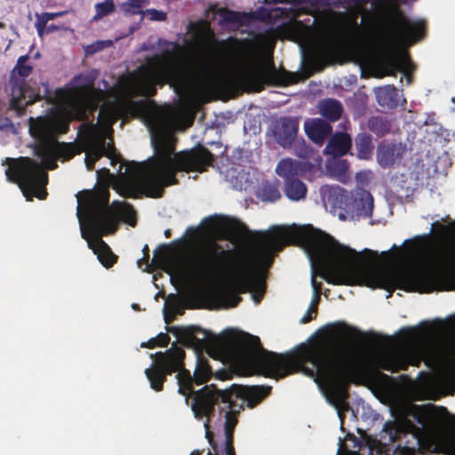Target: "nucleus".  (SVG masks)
<instances>
[{
	"label": "nucleus",
	"mask_w": 455,
	"mask_h": 455,
	"mask_svg": "<svg viewBox=\"0 0 455 455\" xmlns=\"http://www.w3.org/2000/svg\"><path fill=\"white\" fill-rule=\"evenodd\" d=\"M188 47L198 53L187 59V49L169 43L164 52L148 59L132 72L120 76L107 92L95 89L94 76L80 75L67 88L50 96L52 106L45 116L29 119V133L35 139V154L41 163L28 157L6 158L5 175L19 185L28 201L44 199L47 173L58 157L69 159L76 152L59 143L57 133L67 132L72 119H85L100 108L96 124L84 122L79 127L80 151L85 153L88 170L102 156L111 164L119 162L112 144V124L118 118L138 116L147 126L155 156L144 164L119 165V176L106 168L97 171L98 187L76 195L82 237L98 258H116L102 235L114 233L119 220L135 224V212L117 201L108 206V188L122 196L159 197L164 187L176 184L178 172H203L213 157L204 148L174 152L175 131L190 126V112L219 90L234 86L258 92L264 81L266 35L253 41L233 37L217 41L209 22L189 25Z\"/></svg>",
	"instance_id": "nucleus-1"
},
{
	"label": "nucleus",
	"mask_w": 455,
	"mask_h": 455,
	"mask_svg": "<svg viewBox=\"0 0 455 455\" xmlns=\"http://www.w3.org/2000/svg\"><path fill=\"white\" fill-rule=\"evenodd\" d=\"M288 243L303 247L311 265L313 298L302 323L316 315L321 283L363 284L372 288H395L419 292L455 289V220L435 222L429 233L405 241L407 246L393 255L365 249L361 252L337 242L311 225L278 227L274 233L259 234L231 256L210 243L191 258L176 251L163 253V270L171 282H188L209 293L228 299V307L249 291L255 304L265 292L266 273L274 252Z\"/></svg>",
	"instance_id": "nucleus-2"
},
{
	"label": "nucleus",
	"mask_w": 455,
	"mask_h": 455,
	"mask_svg": "<svg viewBox=\"0 0 455 455\" xmlns=\"http://www.w3.org/2000/svg\"><path fill=\"white\" fill-rule=\"evenodd\" d=\"M181 342L194 349L196 364L192 377L184 369V351L172 347L155 355L152 365L145 374L153 389L160 391L165 376L177 372L179 392L186 397L191 395V409L195 418L204 420L205 437L212 446L208 455H235L232 446L236 414L244 404L252 408L270 392L269 387L233 385L230 389L220 390L205 386L199 391L195 386L205 383L212 376V369L204 356L230 365L243 375L262 373L284 377L293 371H302L314 379L326 401L334 406V349L321 345L305 346L293 355H283L265 351L258 337L243 333L238 340L224 339L205 331L185 330L180 337ZM154 358V355H150Z\"/></svg>",
	"instance_id": "nucleus-3"
},
{
	"label": "nucleus",
	"mask_w": 455,
	"mask_h": 455,
	"mask_svg": "<svg viewBox=\"0 0 455 455\" xmlns=\"http://www.w3.org/2000/svg\"><path fill=\"white\" fill-rule=\"evenodd\" d=\"M28 55L20 56L11 75L10 106L18 115H22L26 106L33 103L39 97L38 94L30 92L25 84V78L33 69V67L28 63Z\"/></svg>",
	"instance_id": "nucleus-4"
},
{
	"label": "nucleus",
	"mask_w": 455,
	"mask_h": 455,
	"mask_svg": "<svg viewBox=\"0 0 455 455\" xmlns=\"http://www.w3.org/2000/svg\"><path fill=\"white\" fill-rule=\"evenodd\" d=\"M231 231L249 235L250 231L241 222L221 216H211L203 220L199 227L200 235L207 240L225 237Z\"/></svg>",
	"instance_id": "nucleus-5"
},
{
	"label": "nucleus",
	"mask_w": 455,
	"mask_h": 455,
	"mask_svg": "<svg viewBox=\"0 0 455 455\" xmlns=\"http://www.w3.org/2000/svg\"><path fill=\"white\" fill-rule=\"evenodd\" d=\"M373 210V197L370 192L358 189L352 200L349 198L347 213L354 218L369 217Z\"/></svg>",
	"instance_id": "nucleus-6"
},
{
	"label": "nucleus",
	"mask_w": 455,
	"mask_h": 455,
	"mask_svg": "<svg viewBox=\"0 0 455 455\" xmlns=\"http://www.w3.org/2000/svg\"><path fill=\"white\" fill-rule=\"evenodd\" d=\"M272 132L276 142L286 148L291 145L297 135L298 123L291 118H279L273 124Z\"/></svg>",
	"instance_id": "nucleus-7"
},
{
	"label": "nucleus",
	"mask_w": 455,
	"mask_h": 455,
	"mask_svg": "<svg viewBox=\"0 0 455 455\" xmlns=\"http://www.w3.org/2000/svg\"><path fill=\"white\" fill-rule=\"evenodd\" d=\"M206 18L217 20L222 27H236L244 22L246 15L212 4L206 11Z\"/></svg>",
	"instance_id": "nucleus-8"
},
{
	"label": "nucleus",
	"mask_w": 455,
	"mask_h": 455,
	"mask_svg": "<svg viewBox=\"0 0 455 455\" xmlns=\"http://www.w3.org/2000/svg\"><path fill=\"white\" fill-rule=\"evenodd\" d=\"M304 130L307 137L318 145H322L331 132V126L321 118L307 119L304 123Z\"/></svg>",
	"instance_id": "nucleus-9"
},
{
	"label": "nucleus",
	"mask_w": 455,
	"mask_h": 455,
	"mask_svg": "<svg viewBox=\"0 0 455 455\" xmlns=\"http://www.w3.org/2000/svg\"><path fill=\"white\" fill-rule=\"evenodd\" d=\"M314 168V164L308 163H297L292 159H283L275 168V172L285 179L286 181L293 180V177L305 175L306 172Z\"/></svg>",
	"instance_id": "nucleus-10"
},
{
	"label": "nucleus",
	"mask_w": 455,
	"mask_h": 455,
	"mask_svg": "<svg viewBox=\"0 0 455 455\" xmlns=\"http://www.w3.org/2000/svg\"><path fill=\"white\" fill-rule=\"evenodd\" d=\"M321 195L325 204H329L333 209H344L347 211L349 196L343 188L324 186L321 188Z\"/></svg>",
	"instance_id": "nucleus-11"
},
{
	"label": "nucleus",
	"mask_w": 455,
	"mask_h": 455,
	"mask_svg": "<svg viewBox=\"0 0 455 455\" xmlns=\"http://www.w3.org/2000/svg\"><path fill=\"white\" fill-rule=\"evenodd\" d=\"M403 149L401 146L381 144L377 150V162L382 168H389L400 161Z\"/></svg>",
	"instance_id": "nucleus-12"
},
{
	"label": "nucleus",
	"mask_w": 455,
	"mask_h": 455,
	"mask_svg": "<svg viewBox=\"0 0 455 455\" xmlns=\"http://www.w3.org/2000/svg\"><path fill=\"white\" fill-rule=\"evenodd\" d=\"M374 92L378 103L387 108H393L405 101L400 92L392 85L375 88Z\"/></svg>",
	"instance_id": "nucleus-13"
},
{
	"label": "nucleus",
	"mask_w": 455,
	"mask_h": 455,
	"mask_svg": "<svg viewBox=\"0 0 455 455\" xmlns=\"http://www.w3.org/2000/svg\"><path fill=\"white\" fill-rule=\"evenodd\" d=\"M351 142V138L347 133H336L327 144L324 153L333 156H343L350 149Z\"/></svg>",
	"instance_id": "nucleus-14"
},
{
	"label": "nucleus",
	"mask_w": 455,
	"mask_h": 455,
	"mask_svg": "<svg viewBox=\"0 0 455 455\" xmlns=\"http://www.w3.org/2000/svg\"><path fill=\"white\" fill-rule=\"evenodd\" d=\"M431 438L435 442V451H443L448 455H455V433H435Z\"/></svg>",
	"instance_id": "nucleus-15"
},
{
	"label": "nucleus",
	"mask_w": 455,
	"mask_h": 455,
	"mask_svg": "<svg viewBox=\"0 0 455 455\" xmlns=\"http://www.w3.org/2000/svg\"><path fill=\"white\" fill-rule=\"evenodd\" d=\"M318 111L321 116L329 121L335 122L341 116L343 108L339 101L326 99L318 103Z\"/></svg>",
	"instance_id": "nucleus-16"
},
{
	"label": "nucleus",
	"mask_w": 455,
	"mask_h": 455,
	"mask_svg": "<svg viewBox=\"0 0 455 455\" xmlns=\"http://www.w3.org/2000/svg\"><path fill=\"white\" fill-rule=\"evenodd\" d=\"M184 311L182 300L175 294H170L165 299L164 315L166 323L171 322L176 315Z\"/></svg>",
	"instance_id": "nucleus-17"
},
{
	"label": "nucleus",
	"mask_w": 455,
	"mask_h": 455,
	"mask_svg": "<svg viewBox=\"0 0 455 455\" xmlns=\"http://www.w3.org/2000/svg\"><path fill=\"white\" fill-rule=\"evenodd\" d=\"M285 195L290 200L299 201L305 198L307 188L302 181L293 179L285 182Z\"/></svg>",
	"instance_id": "nucleus-18"
},
{
	"label": "nucleus",
	"mask_w": 455,
	"mask_h": 455,
	"mask_svg": "<svg viewBox=\"0 0 455 455\" xmlns=\"http://www.w3.org/2000/svg\"><path fill=\"white\" fill-rule=\"evenodd\" d=\"M258 197L263 202L273 203L280 199L281 193L278 188V182L265 183L258 191Z\"/></svg>",
	"instance_id": "nucleus-19"
},
{
	"label": "nucleus",
	"mask_w": 455,
	"mask_h": 455,
	"mask_svg": "<svg viewBox=\"0 0 455 455\" xmlns=\"http://www.w3.org/2000/svg\"><path fill=\"white\" fill-rule=\"evenodd\" d=\"M356 156L362 160L371 158L372 152L371 139L369 135H359L355 140Z\"/></svg>",
	"instance_id": "nucleus-20"
},
{
	"label": "nucleus",
	"mask_w": 455,
	"mask_h": 455,
	"mask_svg": "<svg viewBox=\"0 0 455 455\" xmlns=\"http://www.w3.org/2000/svg\"><path fill=\"white\" fill-rule=\"evenodd\" d=\"M347 170V163L344 160H334L328 164V171L331 175L342 182H345L348 178Z\"/></svg>",
	"instance_id": "nucleus-21"
},
{
	"label": "nucleus",
	"mask_w": 455,
	"mask_h": 455,
	"mask_svg": "<svg viewBox=\"0 0 455 455\" xmlns=\"http://www.w3.org/2000/svg\"><path fill=\"white\" fill-rule=\"evenodd\" d=\"M95 14L92 17V20L98 21L102 18L110 15L115 11L114 0H104L101 3H97L94 6Z\"/></svg>",
	"instance_id": "nucleus-22"
},
{
	"label": "nucleus",
	"mask_w": 455,
	"mask_h": 455,
	"mask_svg": "<svg viewBox=\"0 0 455 455\" xmlns=\"http://www.w3.org/2000/svg\"><path fill=\"white\" fill-rule=\"evenodd\" d=\"M63 15V12H43L36 14V28L40 36H43L45 26L48 21L54 20L57 17Z\"/></svg>",
	"instance_id": "nucleus-23"
},
{
	"label": "nucleus",
	"mask_w": 455,
	"mask_h": 455,
	"mask_svg": "<svg viewBox=\"0 0 455 455\" xmlns=\"http://www.w3.org/2000/svg\"><path fill=\"white\" fill-rule=\"evenodd\" d=\"M403 431V426L396 421H387L383 427V433L387 435L390 442L396 440Z\"/></svg>",
	"instance_id": "nucleus-24"
},
{
	"label": "nucleus",
	"mask_w": 455,
	"mask_h": 455,
	"mask_svg": "<svg viewBox=\"0 0 455 455\" xmlns=\"http://www.w3.org/2000/svg\"><path fill=\"white\" fill-rule=\"evenodd\" d=\"M146 2V0H128L122 4L121 8L126 14H135L140 12Z\"/></svg>",
	"instance_id": "nucleus-25"
},
{
	"label": "nucleus",
	"mask_w": 455,
	"mask_h": 455,
	"mask_svg": "<svg viewBox=\"0 0 455 455\" xmlns=\"http://www.w3.org/2000/svg\"><path fill=\"white\" fill-rule=\"evenodd\" d=\"M369 129L378 135L384 134L388 131L386 122L381 117H372L368 123Z\"/></svg>",
	"instance_id": "nucleus-26"
},
{
	"label": "nucleus",
	"mask_w": 455,
	"mask_h": 455,
	"mask_svg": "<svg viewBox=\"0 0 455 455\" xmlns=\"http://www.w3.org/2000/svg\"><path fill=\"white\" fill-rule=\"evenodd\" d=\"M169 341H170V338L168 337L167 334L160 333L158 336L149 339L148 342H143L141 344V347H148V348H153L156 346L165 347V346H167Z\"/></svg>",
	"instance_id": "nucleus-27"
},
{
	"label": "nucleus",
	"mask_w": 455,
	"mask_h": 455,
	"mask_svg": "<svg viewBox=\"0 0 455 455\" xmlns=\"http://www.w3.org/2000/svg\"><path fill=\"white\" fill-rule=\"evenodd\" d=\"M112 44V42L108 41H97L94 44H92L90 45H87L85 48V52L87 54H93L99 51H101L102 49L108 47Z\"/></svg>",
	"instance_id": "nucleus-28"
},
{
	"label": "nucleus",
	"mask_w": 455,
	"mask_h": 455,
	"mask_svg": "<svg viewBox=\"0 0 455 455\" xmlns=\"http://www.w3.org/2000/svg\"><path fill=\"white\" fill-rule=\"evenodd\" d=\"M144 16L147 17L150 20H157L162 21L166 19V13L162 11H157L155 9L147 10L144 13Z\"/></svg>",
	"instance_id": "nucleus-29"
},
{
	"label": "nucleus",
	"mask_w": 455,
	"mask_h": 455,
	"mask_svg": "<svg viewBox=\"0 0 455 455\" xmlns=\"http://www.w3.org/2000/svg\"><path fill=\"white\" fill-rule=\"evenodd\" d=\"M372 178V172L371 171H361L356 173L355 179L358 183L361 184H367Z\"/></svg>",
	"instance_id": "nucleus-30"
},
{
	"label": "nucleus",
	"mask_w": 455,
	"mask_h": 455,
	"mask_svg": "<svg viewBox=\"0 0 455 455\" xmlns=\"http://www.w3.org/2000/svg\"><path fill=\"white\" fill-rule=\"evenodd\" d=\"M12 125L9 119L7 118H0V130H8L12 129Z\"/></svg>",
	"instance_id": "nucleus-31"
},
{
	"label": "nucleus",
	"mask_w": 455,
	"mask_h": 455,
	"mask_svg": "<svg viewBox=\"0 0 455 455\" xmlns=\"http://www.w3.org/2000/svg\"><path fill=\"white\" fill-rule=\"evenodd\" d=\"M137 264H138V267L140 268H141L143 271H148V272L151 271V269H150L151 266L148 262H146L144 259H139Z\"/></svg>",
	"instance_id": "nucleus-32"
},
{
	"label": "nucleus",
	"mask_w": 455,
	"mask_h": 455,
	"mask_svg": "<svg viewBox=\"0 0 455 455\" xmlns=\"http://www.w3.org/2000/svg\"><path fill=\"white\" fill-rule=\"evenodd\" d=\"M58 29V27L57 26H49V27H46L45 26V28H44V33H50V32H52L54 30Z\"/></svg>",
	"instance_id": "nucleus-33"
},
{
	"label": "nucleus",
	"mask_w": 455,
	"mask_h": 455,
	"mask_svg": "<svg viewBox=\"0 0 455 455\" xmlns=\"http://www.w3.org/2000/svg\"><path fill=\"white\" fill-rule=\"evenodd\" d=\"M315 164L317 167H320L321 164H322V159L320 156H316L315 159Z\"/></svg>",
	"instance_id": "nucleus-34"
},
{
	"label": "nucleus",
	"mask_w": 455,
	"mask_h": 455,
	"mask_svg": "<svg viewBox=\"0 0 455 455\" xmlns=\"http://www.w3.org/2000/svg\"><path fill=\"white\" fill-rule=\"evenodd\" d=\"M339 218L340 220H346L345 214H344V213H342V212H339Z\"/></svg>",
	"instance_id": "nucleus-35"
},
{
	"label": "nucleus",
	"mask_w": 455,
	"mask_h": 455,
	"mask_svg": "<svg viewBox=\"0 0 455 455\" xmlns=\"http://www.w3.org/2000/svg\"><path fill=\"white\" fill-rule=\"evenodd\" d=\"M341 451H342V443H340V447L337 452V455H341Z\"/></svg>",
	"instance_id": "nucleus-36"
},
{
	"label": "nucleus",
	"mask_w": 455,
	"mask_h": 455,
	"mask_svg": "<svg viewBox=\"0 0 455 455\" xmlns=\"http://www.w3.org/2000/svg\"><path fill=\"white\" fill-rule=\"evenodd\" d=\"M162 295H163V292H162V291L157 292V294H156V297H155V298H156V299H158V297H159V296H162Z\"/></svg>",
	"instance_id": "nucleus-37"
},
{
	"label": "nucleus",
	"mask_w": 455,
	"mask_h": 455,
	"mask_svg": "<svg viewBox=\"0 0 455 455\" xmlns=\"http://www.w3.org/2000/svg\"><path fill=\"white\" fill-rule=\"evenodd\" d=\"M199 453H200V452H199L198 451H193V452L191 453V455H199Z\"/></svg>",
	"instance_id": "nucleus-38"
},
{
	"label": "nucleus",
	"mask_w": 455,
	"mask_h": 455,
	"mask_svg": "<svg viewBox=\"0 0 455 455\" xmlns=\"http://www.w3.org/2000/svg\"><path fill=\"white\" fill-rule=\"evenodd\" d=\"M154 282H156V275H154ZM155 285L157 287V283H155Z\"/></svg>",
	"instance_id": "nucleus-39"
},
{
	"label": "nucleus",
	"mask_w": 455,
	"mask_h": 455,
	"mask_svg": "<svg viewBox=\"0 0 455 455\" xmlns=\"http://www.w3.org/2000/svg\"><path fill=\"white\" fill-rule=\"evenodd\" d=\"M0 28H4V24L3 22H0Z\"/></svg>",
	"instance_id": "nucleus-40"
}]
</instances>
